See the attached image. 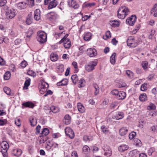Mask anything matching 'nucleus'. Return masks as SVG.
Segmentation results:
<instances>
[{
	"label": "nucleus",
	"instance_id": "obj_24",
	"mask_svg": "<svg viewBox=\"0 0 157 157\" xmlns=\"http://www.w3.org/2000/svg\"><path fill=\"white\" fill-rule=\"evenodd\" d=\"M50 58L52 61H56L58 60V56L57 54L56 53H52L50 55Z\"/></svg>",
	"mask_w": 157,
	"mask_h": 157
},
{
	"label": "nucleus",
	"instance_id": "obj_43",
	"mask_svg": "<svg viewBox=\"0 0 157 157\" xmlns=\"http://www.w3.org/2000/svg\"><path fill=\"white\" fill-rule=\"evenodd\" d=\"M134 144L137 147H140L141 145V141L138 139H135Z\"/></svg>",
	"mask_w": 157,
	"mask_h": 157
},
{
	"label": "nucleus",
	"instance_id": "obj_58",
	"mask_svg": "<svg viewBox=\"0 0 157 157\" xmlns=\"http://www.w3.org/2000/svg\"><path fill=\"white\" fill-rule=\"evenodd\" d=\"M59 71L60 73L63 72L64 70V67L63 65L61 64L58 67Z\"/></svg>",
	"mask_w": 157,
	"mask_h": 157
},
{
	"label": "nucleus",
	"instance_id": "obj_4",
	"mask_svg": "<svg viewBox=\"0 0 157 157\" xmlns=\"http://www.w3.org/2000/svg\"><path fill=\"white\" fill-rule=\"evenodd\" d=\"M97 62L95 61H92L89 62L85 65V70L88 72L92 71L97 65Z\"/></svg>",
	"mask_w": 157,
	"mask_h": 157
},
{
	"label": "nucleus",
	"instance_id": "obj_29",
	"mask_svg": "<svg viewBox=\"0 0 157 157\" xmlns=\"http://www.w3.org/2000/svg\"><path fill=\"white\" fill-rule=\"evenodd\" d=\"M71 117L68 115H66L64 117V123L66 124H68L70 123Z\"/></svg>",
	"mask_w": 157,
	"mask_h": 157
},
{
	"label": "nucleus",
	"instance_id": "obj_30",
	"mask_svg": "<svg viewBox=\"0 0 157 157\" xmlns=\"http://www.w3.org/2000/svg\"><path fill=\"white\" fill-rule=\"evenodd\" d=\"M47 17L49 20H51L52 19H54L56 18V14L53 12H51L47 14Z\"/></svg>",
	"mask_w": 157,
	"mask_h": 157
},
{
	"label": "nucleus",
	"instance_id": "obj_20",
	"mask_svg": "<svg viewBox=\"0 0 157 157\" xmlns=\"http://www.w3.org/2000/svg\"><path fill=\"white\" fill-rule=\"evenodd\" d=\"M17 6L18 9L19 10L24 9L26 7V3L21 2L17 4Z\"/></svg>",
	"mask_w": 157,
	"mask_h": 157
},
{
	"label": "nucleus",
	"instance_id": "obj_25",
	"mask_svg": "<svg viewBox=\"0 0 157 157\" xmlns=\"http://www.w3.org/2000/svg\"><path fill=\"white\" fill-rule=\"evenodd\" d=\"M77 106L78 110L79 112L81 113H83L84 112L85 108L81 103H78Z\"/></svg>",
	"mask_w": 157,
	"mask_h": 157
},
{
	"label": "nucleus",
	"instance_id": "obj_49",
	"mask_svg": "<svg viewBox=\"0 0 157 157\" xmlns=\"http://www.w3.org/2000/svg\"><path fill=\"white\" fill-rule=\"evenodd\" d=\"M44 136H40V138H39V144H41L44 143L46 140V138Z\"/></svg>",
	"mask_w": 157,
	"mask_h": 157
},
{
	"label": "nucleus",
	"instance_id": "obj_19",
	"mask_svg": "<svg viewBox=\"0 0 157 157\" xmlns=\"http://www.w3.org/2000/svg\"><path fill=\"white\" fill-rule=\"evenodd\" d=\"M126 96V94L125 92L123 91L119 92L117 98L119 100L124 99Z\"/></svg>",
	"mask_w": 157,
	"mask_h": 157
},
{
	"label": "nucleus",
	"instance_id": "obj_1",
	"mask_svg": "<svg viewBox=\"0 0 157 157\" xmlns=\"http://www.w3.org/2000/svg\"><path fill=\"white\" fill-rule=\"evenodd\" d=\"M129 12L128 8L124 6L120 7L118 11V17L121 19H123L126 17Z\"/></svg>",
	"mask_w": 157,
	"mask_h": 157
},
{
	"label": "nucleus",
	"instance_id": "obj_33",
	"mask_svg": "<svg viewBox=\"0 0 157 157\" xmlns=\"http://www.w3.org/2000/svg\"><path fill=\"white\" fill-rule=\"evenodd\" d=\"M139 99L141 101H144L147 100V96L145 94H140L139 96Z\"/></svg>",
	"mask_w": 157,
	"mask_h": 157
},
{
	"label": "nucleus",
	"instance_id": "obj_26",
	"mask_svg": "<svg viewBox=\"0 0 157 157\" xmlns=\"http://www.w3.org/2000/svg\"><path fill=\"white\" fill-rule=\"evenodd\" d=\"M110 24L113 27H117L120 25V22L117 21L113 20L110 21Z\"/></svg>",
	"mask_w": 157,
	"mask_h": 157
},
{
	"label": "nucleus",
	"instance_id": "obj_36",
	"mask_svg": "<svg viewBox=\"0 0 157 157\" xmlns=\"http://www.w3.org/2000/svg\"><path fill=\"white\" fill-rule=\"evenodd\" d=\"M116 56V54L115 53H113V54L110 58V61L111 63L113 65H114L115 63V57Z\"/></svg>",
	"mask_w": 157,
	"mask_h": 157
},
{
	"label": "nucleus",
	"instance_id": "obj_34",
	"mask_svg": "<svg viewBox=\"0 0 157 157\" xmlns=\"http://www.w3.org/2000/svg\"><path fill=\"white\" fill-rule=\"evenodd\" d=\"M92 36V34L90 33H87L85 35L84 39L85 40L88 41L90 40Z\"/></svg>",
	"mask_w": 157,
	"mask_h": 157
},
{
	"label": "nucleus",
	"instance_id": "obj_56",
	"mask_svg": "<svg viewBox=\"0 0 157 157\" xmlns=\"http://www.w3.org/2000/svg\"><path fill=\"white\" fill-rule=\"evenodd\" d=\"M155 105L153 104H150L147 107V109L148 110L155 109Z\"/></svg>",
	"mask_w": 157,
	"mask_h": 157
},
{
	"label": "nucleus",
	"instance_id": "obj_7",
	"mask_svg": "<svg viewBox=\"0 0 157 157\" xmlns=\"http://www.w3.org/2000/svg\"><path fill=\"white\" fill-rule=\"evenodd\" d=\"M45 4H48V8L52 9L56 7L58 3L56 0H45Z\"/></svg>",
	"mask_w": 157,
	"mask_h": 157
},
{
	"label": "nucleus",
	"instance_id": "obj_2",
	"mask_svg": "<svg viewBox=\"0 0 157 157\" xmlns=\"http://www.w3.org/2000/svg\"><path fill=\"white\" fill-rule=\"evenodd\" d=\"M37 39L41 44L44 43L46 41L47 39L46 34L43 31H39L37 33Z\"/></svg>",
	"mask_w": 157,
	"mask_h": 157
},
{
	"label": "nucleus",
	"instance_id": "obj_39",
	"mask_svg": "<svg viewBox=\"0 0 157 157\" xmlns=\"http://www.w3.org/2000/svg\"><path fill=\"white\" fill-rule=\"evenodd\" d=\"M83 152L85 154H87L90 152V148L87 145L84 146L82 148Z\"/></svg>",
	"mask_w": 157,
	"mask_h": 157
},
{
	"label": "nucleus",
	"instance_id": "obj_64",
	"mask_svg": "<svg viewBox=\"0 0 157 157\" xmlns=\"http://www.w3.org/2000/svg\"><path fill=\"white\" fill-rule=\"evenodd\" d=\"M119 92L118 90H114L112 91L111 93L113 95H115L117 98Z\"/></svg>",
	"mask_w": 157,
	"mask_h": 157
},
{
	"label": "nucleus",
	"instance_id": "obj_15",
	"mask_svg": "<svg viewBox=\"0 0 157 157\" xmlns=\"http://www.w3.org/2000/svg\"><path fill=\"white\" fill-rule=\"evenodd\" d=\"M34 19L36 21L39 20L40 18V12L39 9H36L34 12Z\"/></svg>",
	"mask_w": 157,
	"mask_h": 157
},
{
	"label": "nucleus",
	"instance_id": "obj_21",
	"mask_svg": "<svg viewBox=\"0 0 157 157\" xmlns=\"http://www.w3.org/2000/svg\"><path fill=\"white\" fill-rule=\"evenodd\" d=\"M128 131V129L125 127L121 128L119 130V133L121 136H124L126 135Z\"/></svg>",
	"mask_w": 157,
	"mask_h": 157
},
{
	"label": "nucleus",
	"instance_id": "obj_3",
	"mask_svg": "<svg viewBox=\"0 0 157 157\" xmlns=\"http://www.w3.org/2000/svg\"><path fill=\"white\" fill-rule=\"evenodd\" d=\"M68 36V34H66L64 37H63L59 41L60 44L63 43V46L65 48H69L71 46V41L69 39L67 38Z\"/></svg>",
	"mask_w": 157,
	"mask_h": 157
},
{
	"label": "nucleus",
	"instance_id": "obj_38",
	"mask_svg": "<svg viewBox=\"0 0 157 157\" xmlns=\"http://www.w3.org/2000/svg\"><path fill=\"white\" fill-rule=\"evenodd\" d=\"M94 94L95 95H98L99 93V88L98 85L97 84L94 85Z\"/></svg>",
	"mask_w": 157,
	"mask_h": 157
},
{
	"label": "nucleus",
	"instance_id": "obj_55",
	"mask_svg": "<svg viewBox=\"0 0 157 157\" xmlns=\"http://www.w3.org/2000/svg\"><path fill=\"white\" fill-rule=\"evenodd\" d=\"M4 92L8 95H10V89L8 87H5L4 88Z\"/></svg>",
	"mask_w": 157,
	"mask_h": 157
},
{
	"label": "nucleus",
	"instance_id": "obj_46",
	"mask_svg": "<svg viewBox=\"0 0 157 157\" xmlns=\"http://www.w3.org/2000/svg\"><path fill=\"white\" fill-rule=\"evenodd\" d=\"M139 153V151L136 150H134L130 151L129 154L132 155V156H136Z\"/></svg>",
	"mask_w": 157,
	"mask_h": 157
},
{
	"label": "nucleus",
	"instance_id": "obj_31",
	"mask_svg": "<svg viewBox=\"0 0 157 157\" xmlns=\"http://www.w3.org/2000/svg\"><path fill=\"white\" fill-rule=\"evenodd\" d=\"M69 4L71 6L73 7L75 9L78 8L79 7L78 5L76 3L75 1L73 0H71Z\"/></svg>",
	"mask_w": 157,
	"mask_h": 157
},
{
	"label": "nucleus",
	"instance_id": "obj_51",
	"mask_svg": "<svg viewBox=\"0 0 157 157\" xmlns=\"http://www.w3.org/2000/svg\"><path fill=\"white\" fill-rule=\"evenodd\" d=\"M141 90L142 91H145L147 89V84L144 83L141 85L140 87Z\"/></svg>",
	"mask_w": 157,
	"mask_h": 157
},
{
	"label": "nucleus",
	"instance_id": "obj_50",
	"mask_svg": "<svg viewBox=\"0 0 157 157\" xmlns=\"http://www.w3.org/2000/svg\"><path fill=\"white\" fill-rule=\"evenodd\" d=\"M72 64L75 69V71L76 72L78 71V68L77 63L76 62H73L72 63Z\"/></svg>",
	"mask_w": 157,
	"mask_h": 157
},
{
	"label": "nucleus",
	"instance_id": "obj_52",
	"mask_svg": "<svg viewBox=\"0 0 157 157\" xmlns=\"http://www.w3.org/2000/svg\"><path fill=\"white\" fill-rule=\"evenodd\" d=\"M26 3L29 6H32L34 5V0H26Z\"/></svg>",
	"mask_w": 157,
	"mask_h": 157
},
{
	"label": "nucleus",
	"instance_id": "obj_42",
	"mask_svg": "<svg viewBox=\"0 0 157 157\" xmlns=\"http://www.w3.org/2000/svg\"><path fill=\"white\" fill-rule=\"evenodd\" d=\"M142 66L144 69L147 70L148 67V63L147 61H144L142 62Z\"/></svg>",
	"mask_w": 157,
	"mask_h": 157
},
{
	"label": "nucleus",
	"instance_id": "obj_54",
	"mask_svg": "<svg viewBox=\"0 0 157 157\" xmlns=\"http://www.w3.org/2000/svg\"><path fill=\"white\" fill-rule=\"evenodd\" d=\"M126 74L127 76L130 78H132L133 76V73L129 70H127L126 71Z\"/></svg>",
	"mask_w": 157,
	"mask_h": 157
},
{
	"label": "nucleus",
	"instance_id": "obj_8",
	"mask_svg": "<svg viewBox=\"0 0 157 157\" xmlns=\"http://www.w3.org/2000/svg\"><path fill=\"white\" fill-rule=\"evenodd\" d=\"M65 132L66 135L71 139L73 138L74 137V133L70 128L67 127L65 129Z\"/></svg>",
	"mask_w": 157,
	"mask_h": 157
},
{
	"label": "nucleus",
	"instance_id": "obj_62",
	"mask_svg": "<svg viewBox=\"0 0 157 157\" xmlns=\"http://www.w3.org/2000/svg\"><path fill=\"white\" fill-rule=\"evenodd\" d=\"M27 37H30L31 36L33 33L32 29H29L27 32Z\"/></svg>",
	"mask_w": 157,
	"mask_h": 157
},
{
	"label": "nucleus",
	"instance_id": "obj_59",
	"mask_svg": "<svg viewBox=\"0 0 157 157\" xmlns=\"http://www.w3.org/2000/svg\"><path fill=\"white\" fill-rule=\"evenodd\" d=\"M7 121L6 119H0V126H3L6 124Z\"/></svg>",
	"mask_w": 157,
	"mask_h": 157
},
{
	"label": "nucleus",
	"instance_id": "obj_9",
	"mask_svg": "<svg viewBox=\"0 0 157 157\" xmlns=\"http://www.w3.org/2000/svg\"><path fill=\"white\" fill-rule=\"evenodd\" d=\"M136 19V17L132 15L131 17L128 18L126 21L127 24L130 25H133L135 24Z\"/></svg>",
	"mask_w": 157,
	"mask_h": 157
},
{
	"label": "nucleus",
	"instance_id": "obj_41",
	"mask_svg": "<svg viewBox=\"0 0 157 157\" xmlns=\"http://www.w3.org/2000/svg\"><path fill=\"white\" fill-rule=\"evenodd\" d=\"M71 78L74 84H76L78 79V78L77 75H72L71 77Z\"/></svg>",
	"mask_w": 157,
	"mask_h": 157
},
{
	"label": "nucleus",
	"instance_id": "obj_11",
	"mask_svg": "<svg viewBox=\"0 0 157 157\" xmlns=\"http://www.w3.org/2000/svg\"><path fill=\"white\" fill-rule=\"evenodd\" d=\"M105 151L104 155L108 157L111 156L112 154V151L110 148L107 145L105 146L103 148Z\"/></svg>",
	"mask_w": 157,
	"mask_h": 157
},
{
	"label": "nucleus",
	"instance_id": "obj_60",
	"mask_svg": "<svg viewBox=\"0 0 157 157\" xmlns=\"http://www.w3.org/2000/svg\"><path fill=\"white\" fill-rule=\"evenodd\" d=\"M101 129L102 132L105 133H107L109 131L108 129L105 127V126L104 125L102 126H101Z\"/></svg>",
	"mask_w": 157,
	"mask_h": 157
},
{
	"label": "nucleus",
	"instance_id": "obj_48",
	"mask_svg": "<svg viewBox=\"0 0 157 157\" xmlns=\"http://www.w3.org/2000/svg\"><path fill=\"white\" fill-rule=\"evenodd\" d=\"M111 33L109 31H107L105 33V35L103 36V38L105 40H107L111 37Z\"/></svg>",
	"mask_w": 157,
	"mask_h": 157
},
{
	"label": "nucleus",
	"instance_id": "obj_17",
	"mask_svg": "<svg viewBox=\"0 0 157 157\" xmlns=\"http://www.w3.org/2000/svg\"><path fill=\"white\" fill-rule=\"evenodd\" d=\"M40 82L41 85L40 86V88L44 90V91L47 90L48 86V84L43 80H41Z\"/></svg>",
	"mask_w": 157,
	"mask_h": 157
},
{
	"label": "nucleus",
	"instance_id": "obj_45",
	"mask_svg": "<svg viewBox=\"0 0 157 157\" xmlns=\"http://www.w3.org/2000/svg\"><path fill=\"white\" fill-rule=\"evenodd\" d=\"M10 73L9 71L6 72L4 76V79L6 80H9L10 77Z\"/></svg>",
	"mask_w": 157,
	"mask_h": 157
},
{
	"label": "nucleus",
	"instance_id": "obj_63",
	"mask_svg": "<svg viewBox=\"0 0 157 157\" xmlns=\"http://www.w3.org/2000/svg\"><path fill=\"white\" fill-rule=\"evenodd\" d=\"M15 122L16 124L18 126H20L21 124V120L19 119H16L15 121Z\"/></svg>",
	"mask_w": 157,
	"mask_h": 157
},
{
	"label": "nucleus",
	"instance_id": "obj_13",
	"mask_svg": "<svg viewBox=\"0 0 157 157\" xmlns=\"http://www.w3.org/2000/svg\"><path fill=\"white\" fill-rule=\"evenodd\" d=\"M0 146H1L2 149L6 151H7L9 149V144L6 141H2V142L0 144Z\"/></svg>",
	"mask_w": 157,
	"mask_h": 157
},
{
	"label": "nucleus",
	"instance_id": "obj_14",
	"mask_svg": "<svg viewBox=\"0 0 157 157\" xmlns=\"http://www.w3.org/2000/svg\"><path fill=\"white\" fill-rule=\"evenodd\" d=\"M150 13L152 14L154 17H157V3L154 5L150 11Z\"/></svg>",
	"mask_w": 157,
	"mask_h": 157
},
{
	"label": "nucleus",
	"instance_id": "obj_22",
	"mask_svg": "<svg viewBox=\"0 0 157 157\" xmlns=\"http://www.w3.org/2000/svg\"><path fill=\"white\" fill-rule=\"evenodd\" d=\"M29 121L30 124L32 126H34L36 125L37 123V120L36 118L33 117H31L30 118Z\"/></svg>",
	"mask_w": 157,
	"mask_h": 157
},
{
	"label": "nucleus",
	"instance_id": "obj_12",
	"mask_svg": "<svg viewBox=\"0 0 157 157\" xmlns=\"http://www.w3.org/2000/svg\"><path fill=\"white\" fill-rule=\"evenodd\" d=\"M124 117V114L122 112H118L116 113L115 115H114V117H113V119L118 120L122 119Z\"/></svg>",
	"mask_w": 157,
	"mask_h": 157
},
{
	"label": "nucleus",
	"instance_id": "obj_32",
	"mask_svg": "<svg viewBox=\"0 0 157 157\" xmlns=\"http://www.w3.org/2000/svg\"><path fill=\"white\" fill-rule=\"evenodd\" d=\"M85 83L86 82L84 79H80L78 82V87L79 88L83 87L85 86Z\"/></svg>",
	"mask_w": 157,
	"mask_h": 157
},
{
	"label": "nucleus",
	"instance_id": "obj_18",
	"mask_svg": "<svg viewBox=\"0 0 157 157\" xmlns=\"http://www.w3.org/2000/svg\"><path fill=\"white\" fill-rule=\"evenodd\" d=\"M128 147L125 144H122L120 145L118 147V150L120 152H122L128 150Z\"/></svg>",
	"mask_w": 157,
	"mask_h": 157
},
{
	"label": "nucleus",
	"instance_id": "obj_44",
	"mask_svg": "<svg viewBox=\"0 0 157 157\" xmlns=\"http://www.w3.org/2000/svg\"><path fill=\"white\" fill-rule=\"evenodd\" d=\"M83 139L84 140L87 141L92 140L93 139V138L91 136L85 135L83 136Z\"/></svg>",
	"mask_w": 157,
	"mask_h": 157
},
{
	"label": "nucleus",
	"instance_id": "obj_35",
	"mask_svg": "<svg viewBox=\"0 0 157 157\" xmlns=\"http://www.w3.org/2000/svg\"><path fill=\"white\" fill-rule=\"evenodd\" d=\"M31 80L30 78L26 80L24 84V86L23 87L24 89L27 90L28 89V87L29 86Z\"/></svg>",
	"mask_w": 157,
	"mask_h": 157
},
{
	"label": "nucleus",
	"instance_id": "obj_10",
	"mask_svg": "<svg viewBox=\"0 0 157 157\" xmlns=\"http://www.w3.org/2000/svg\"><path fill=\"white\" fill-rule=\"evenodd\" d=\"M87 54L90 57H93L97 55V52L94 48H90L87 51Z\"/></svg>",
	"mask_w": 157,
	"mask_h": 157
},
{
	"label": "nucleus",
	"instance_id": "obj_16",
	"mask_svg": "<svg viewBox=\"0 0 157 157\" xmlns=\"http://www.w3.org/2000/svg\"><path fill=\"white\" fill-rule=\"evenodd\" d=\"M22 153L21 150L20 149H15L13 150L12 151L13 154L15 156H20Z\"/></svg>",
	"mask_w": 157,
	"mask_h": 157
},
{
	"label": "nucleus",
	"instance_id": "obj_37",
	"mask_svg": "<svg viewBox=\"0 0 157 157\" xmlns=\"http://www.w3.org/2000/svg\"><path fill=\"white\" fill-rule=\"evenodd\" d=\"M49 130L48 128H44L42 131V136H47L49 133Z\"/></svg>",
	"mask_w": 157,
	"mask_h": 157
},
{
	"label": "nucleus",
	"instance_id": "obj_28",
	"mask_svg": "<svg viewBox=\"0 0 157 157\" xmlns=\"http://www.w3.org/2000/svg\"><path fill=\"white\" fill-rule=\"evenodd\" d=\"M22 105L26 107L29 108H33L34 106V104L32 102L28 101L22 104Z\"/></svg>",
	"mask_w": 157,
	"mask_h": 157
},
{
	"label": "nucleus",
	"instance_id": "obj_61",
	"mask_svg": "<svg viewBox=\"0 0 157 157\" xmlns=\"http://www.w3.org/2000/svg\"><path fill=\"white\" fill-rule=\"evenodd\" d=\"M27 73L29 75L33 77H34L36 76L35 72L33 71H29Z\"/></svg>",
	"mask_w": 157,
	"mask_h": 157
},
{
	"label": "nucleus",
	"instance_id": "obj_6",
	"mask_svg": "<svg viewBox=\"0 0 157 157\" xmlns=\"http://www.w3.org/2000/svg\"><path fill=\"white\" fill-rule=\"evenodd\" d=\"M6 15L7 18H13L15 16V11L13 9H7L6 11Z\"/></svg>",
	"mask_w": 157,
	"mask_h": 157
},
{
	"label": "nucleus",
	"instance_id": "obj_47",
	"mask_svg": "<svg viewBox=\"0 0 157 157\" xmlns=\"http://www.w3.org/2000/svg\"><path fill=\"white\" fill-rule=\"evenodd\" d=\"M118 102L117 101H114L112 102L110 105V108L111 109H113L117 106L118 105Z\"/></svg>",
	"mask_w": 157,
	"mask_h": 157
},
{
	"label": "nucleus",
	"instance_id": "obj_40",
	"mask_svg": "<svg viewBox=\"0 0 157 157\" xmlns=\"http://www.w3.org/2000/svg\"><path fill=\"white\" fill-rule=\"evenodd\" d=\"M50 110L54 113H56L59 111V109L58 107L52 106L50 108Z\"/></svg>",
	"mask_w": 157,
	"mask_h": 157
},
{
	"label": "nucleus",
	"instance_id": "obj_23",
	"mask_svg": "<svg viewBox=\"0 0 157 157\" xmlns=\"http://www.w3.org/2000/svg\"><path fill=\"white\" fill-rule=\"evenodd\" d=\"M64 31H63L61 33H55L54 36L56 38H59L64 37V36H66Z\"/></svg>",
	"mask_w": 157,
	"mask_h": 157
},
{
	"label": "nucleus",
	"instance_id": "obj_5",
	"mask_svg": "<svg viewBox=\"0 0 157 157\" xmlns=\"http://www.w3.org/2000/svg\"><path fill=\"white\" fill-rule=\"evenodd\" d=\"M127 45L131 47H135L137 46V41L134 38L130 37L128 38L127 41Z\"/></svg>",
	"mask_w": 157,
	"mask_h": 157
},
{
	"label": "nucleus",
	"instance_id": "obj_27",
	"mask_svg": "<svg viewBox=\"0 0 157 157\" xmlns=\"http://www.w3.org/2000/svg\"><path fill=\"white\" fill-rule=\"evenodd\" d=\"M95 3L94 2L92 3H85L82 6L83 8H91L94 6Z\"/></svg>",
	"mask_w": 157,
	"mask_h": 157
},
{
	"label": "nucleus",
	"instance_id": "obj_57",
	"mask_svg": "<svg viewBox=\"0 0 157 157\" xmlns=\"http://www.w3.org/2000/svg\"><path fill=\"white\" fill-rule=\"evenodd\" d=\"M32 22V17H27L26 20V23L28 25H29L31 24Z\"/></svg>",
	"mask_w": 157,
	"mask_h": 157
},
{
	"label": "nucleus",
	"instance_id": "obj_53",
	"mask_svg": "<svg viewBox=\"0 0 157 157\" xmlns=\"http://www.w3.org/2000/svg\"><path fill=\"white\" fill-rule=\"evenodd\" d=\"M136 133L134 132H132L129 135V138L130 140L133 139L136 136Z\"/></svg>",
	"mask_w": 157,
	"mask_h": 157
}]
</instances>
